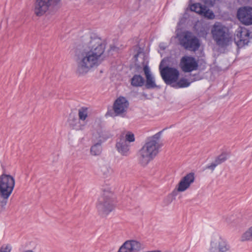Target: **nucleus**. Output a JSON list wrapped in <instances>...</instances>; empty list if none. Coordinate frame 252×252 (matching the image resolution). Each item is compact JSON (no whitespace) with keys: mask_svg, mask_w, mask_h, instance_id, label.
Returning a JSON list of instances; mask_svg holds the SVG:
<instances>
[{"mask_svg":"<svg viewBox=\"0 0 252 252\" xmlns=\"http://www.w3.org/2000/svg\"><path fill=\"white\" fill-rule=\"evenodd\" d=\"M105 49V44L95 34H91L84 48L75 55L76 72L81 75L88 73L99 65Z\"/></svg>","mask_w":252,"mask_h":252,"instance_id":"nucleus-1","label":"nucleus"},{"mask_svg":"<svg viewBox=\"0 0 252 252\" xmlns=\"http://www.w3.org/2000/svg\"><path fill=\"white\" fill-rule=\"evenodd\" d=\"M162 132V131H159L149 137L139 151V159L143 165H147L158 153L159 149L162 146L159 141Z\"/></svg>","mask_w":252,"mask_h":252,"instance_id":"nucleus-2","label":"nucleus"},{"mask_svg":"<svg viewBox=\"0 0 252 252\" xmlns=\"http://www.w3.org/2000/svg\"><path fill=\"white\" fill-rule=\"evenodd\" d=\"M15 185L14 178L2 173L0 176V212L4 211Z\"/></svg>","mask_w":252,"mask_h":252,"instance_id":"nucleus-3","label":"nucleus"},{"mask_svg":"<svg viewBox=\"0 0 252 252\" xmlns=\"http://www.w3.org/2000/svg\"><path fill=\"white\" fill-rule=\"evenodd\" d=\"M167 59H163L160 62L159 69L161 76L167 85L172 86L178 79L179 72L174 67L166 66Z\"/></svg>","mask_w":252,"mask_h":252,"instance_id":"nucleus-4","label":"nucleus"},{"mask_svg":"<svg viewBox=\"0 0 252 252\" xmlns=\"http://www.w3.org/2000/svg\"><path fill=\"white\" fill-rule=\"evenodd\" d=\"M212 33L213 39L219 46H227L232 41L231 36L228 33L227 29L220 24L214 25Z\"/></svg>","mask_w":252,"mask_h":252,"instance_id":"nucleus-5","label":"nucleus"},{"mask_svg":"<svg viewBox=\"0 0 252 252\" xmlns=\"http://www.w3.org/2000/svg\"><path fill=\"white\" fill-rule=\"evenodd\" d=\"M177 36L181 45L185 49L195 51L199 48V41L195 36H193L191 32L186 31Z\"/></svg>","mask_w":252,"mask_h":252,"instance_id":"nucleus-6","label":"nucleus"},{"mask_svg":"<svg viewBox=\"0 0 252 252\" xmlns=\"http://www.w3.org/2000/svg\"><path fill=\"white\" fill-rule=\"evenodd\" d=\"M61 0H36L34 12L36 16L43 15L51 6L57 5Z\"/></svg>","mask_w":252,"mask_h":252,"instance_id":"nucleus-7","label":"nucleus"},{"mask_svg":"<svg viewBox=\"0 0 252 252\" xmlns=\"http://www.w3.org/2000/svg\"><path fill=\"white\" fill-rule=\"evenodd\" d=\"M234 41L239 48L248 45L250 41V31L245 28H239L237 31Z\"/></svg>","mask_w":252,"mask_h":252,"instance_id":"nucleus-8","label":"nucleus"},{"mask_svg":"<svg viewBox=\"0 0 252 252\" xmlns=\"http://www.w3.org/2000/svg\"><path fill=\"white\" fill-rule=\"evenodd\" d=\"M180 66L185 72H190L198 68V63L195 59L191 56H185L180 61Z\"/></svg>","mask_w":252,"mask_h":252,"instance_id":"nucleus-9","label":"nucleus"},{"mask_svg":"<svg viewBox=\"0 0 252 252\" xmlns=\"http://www.w3.org/2000/svg\"><path fill=\"white\" fill-rule=\"evenodd\" d=\"M104 195H106L105 197L110 196L111 195V192H104ZM97 209L100 213L105 215H108L114 209L113 205L107 198L98 199V203L97 205Z\"/></svg>","mask_w":252,"mask_h":252,"instance_id":"nucleus-10","label":"nucleus"},{"mask_svg":"<svg viewBox=\"0 0 252 252\" xmlns=\"http://www.w3.org/2000/svg\"><path fill=\"white\" fill-rule=\"evenodd\" d=\"M129 105L127 99L124 96H120L113 104V110L116 116H123L126 111Z\"/></svg>","mask_w":252,"mask_h":252,"instance_id":"nucleus-11","label":"nucleus"},{"mask_svg":"<svg viewBox=\"0 0 252 252\" xmlns=\"http://www.w3.org/2000/svg\"><path fill=\"white\" fill-rule=\"evenodd\" d=\"M190 9L200 15L204 16L209 19H213L215 18V14L213 12L207 7L199 3H195L190 6Z\"/></svg>","mask_w":252,"mask_h":252,"instance_id":"nucleus-12","label":"nucleus"},{"mask_svg":"<svg viewBox=\"0 0 252 252\" xmlns=\"http://www.w3.org/2000/svg\"><path fill=\"white\" fill-rule=\"evenodd\" d=\"M237 17L246 25L252 24V8L244 7L239 8L237 12Z\"/></svg>","mask_w":252,"mask_h":252,"instance_id":"nucleus-13","label":"nucleus"},{"mask_svg":"<svg viewBox=\"0 0 252 252\" xmlns=\"http://www.w3.org/2000/svg\"><path fill=\"white\" fill-rule=\"evenodd\" d=\"M142 249V245L139 242L128 240L121 246L118 252H138Z\"/></svg>","mask_w":252,"mask_h":252,"instance_id":"nucleus-14","label":"nucleus"},{"mask_svg":"<svg viewBox=\"0 0 252 252\" xmlns=\"http://www.w3.org/2000/svg\"><path fill=\"white\" fill-rule=\"evenodd\" d=\"M194 174L193 173L187 174L179 182L176 188L177 190L179 192L185 191L194 182Z\"/></svg>","mask_w":252,"mask_h":252,"instance_id":"nucleus-15","label":"nucleus"},{"mask_svg":"<svg viewBox=\"0 0 252 252\" xmlns=\"http://www.w3.org/2000/svg\"><path fill=\"white\" fill-rule=\"evenodd\" d=\"M143 71L146 77L145 87L148 89H152L157 87L155 78L152 74L151 69L148 64H145L143 67Z\"/></svg>","mask_w":252,"mask_h":252,"instance_id":"nucleus-16","label":"nucleus"},{"mask_svg":"<svg viewBox=\"0 0 252 252\" xmlns=\"http://www.w3.org/2000/svg\"><path fill=\"white\" fill-rule=\"evenodd\" d=\"M98 134L99 135L98 142L92 146L91 148V153L94 156H98L100 154L102 150L101 144L108 138L105 132L101 131Z\"/></svg>","mask_w":252,"mask_h":252,"instance_id":"nucleus-17","label":"nucleus"},{"mask_svg":"<svg viewBox=\"0 0 252 252\" xmlns=\"http://www.w3.org/2000/svg\"><path fill=\"white\" fill-rule=\"evenodd\" d=\"M118 152L123 156H128L130 154V145L124 138H121L116 145Z\"/></svg>","mask_w":252,"mask_h":252,"instance_id":"nucleus-18","label":"nucleus"},{"mask_svg":"<svg viewBox=\"0 0 252 252\" xmlns=\"http://www.w3.org/2000/svg\"><path fill=\"white\" fill-rule=\"evenodd\" d=\"M145 80L144 78L138 74H135L130 80L131 86L135 87H141L145 84Z\"/></svg>","mask_w":252,"mask_h":252,"instance_id":"nucleus-19","label":"nucleus"},{"mask_svg":"<svg viewBox=\"0 0 252 252\" xmlns=\"http://www.w3.org/2000/svg\"><path fill=\"white\" fill-rule=\"evenodd\" d=\"M190 84V82H189L188 80L186 79H181L178 82L174 83L172 85V87L176 88H182L189 87Z\"/></svg>","mask_w":252,"mask_h":252,"instance_id":"nucleus-20","label":"nucleus"},{"mask_svg":"<svg viewBox=\"0 0 252 252\" xmlns=\"http://www.w3.org/2000/svg\"><path fill=\"white\" fill-rule=\"evenodd\" d=\"M100 171L105 177L109 176L112 173V169L108 164L101 166Z\"/></svg>","mask_w":252,"mask_h":252,"instance_id":"nucleus-21","label":"nucleus"},{"mask_svg":"<svg viewBox=\"0 0 252 252\" xmlns=\"http://www.w3.org/2000/svg\"><path fill=\"white\" fill-rule=\"evenodd\" d=\"M88 115V111L87 107H83L79 109L78 116L80 120L84 121L87 118Z\"/></svg>","mask_w":252,"mask_h":252,"instance_id":"nucleus-22","label":"nucleus"},{"mask_svg":"<svg viewBox=\"0 0 252 252\" xmlns=\"http://www.w3.org/2000/svg\"><path fill=\"white\" fill-rule=\"evenodd\" d=\"M217 248L219 252H225L229 250V247L225 241L220 240Z\"/></svg>","mask_w":252,"mask_h":252,"instance_id":"nucleus-23","label":"nucleus"},{"mask_svg":"<svg viewBox=\"0 0 252 252\" xmlns=\"http://www.w3.org/2000/svg\"><path fill=\"white\" fill-rule=\"evenodd\" d=\"M242 240V241H252V226L243 233Z\"/></svg>","mask_w":252,"mask_h":252,"instance_id":"nucleus-24","label":"nucleus"},{"mask_svg":"<svg viewBox=\"0 0 252 252\" xmlns=\"http://www.w3.org/2000/svg\"><path fill=\"white\" fill-rule=\"evenodd\" d=\"M228 158V155L227 153H223L218 156L215 159L216 162L219 165L225 161Z\"/></svg>","mask_w":252,"mask_h":252,"instance_id":"nucleus-25","label":"nucleus"},{"mask_svg":"<svg viewBox=\"0 0 252 252\" xmlns=\"http://www.w3.org/2000/svg\"><path fill=\"white\" fill-rule=\"evenodd\" d=\"M125 140L128 143L132 142L135 141L134 135L133 133L130 131L126 132Z\"/></svg>","mask_w":252,"mask_h":252,"instance_id":"nucleus-26","label":"nucleus"},{"mask_svg":"<svg viewBox=\"0 0 252 252\" xmlns=\"http://www.w3.org/2000/svg\"><path fill=\"white\" fill-rule=\"evenodd\" d=\"M12 246L10 244L3 245L0 249V252H10Z\"/></svg>","mask_w":252,"mask_h":252,"instance_id":"nucleus-27","label":"nucleus"},{"mask_svg":"<svg viewBox=\"0 0 252 252\" xmlns=\"http://www.w3.org/2000/svg\"><path fill=\"white\" fill-rule=\"evenodd\" d=\"M219 164H218V163L217 162H216V160H215L214 162L211 163L210 165H208L206 168V169H210L211 170H212V171H213L216 167Z\"/></svg>","mask_w":252,"mask_h":252,"instance_id":"nucleus-28","label":"nucleus"},{"mask_svg":"<svg viewBox=\"0 0 252 252\" xmlns=\"http://www.w3.org/2000/svg\"><path fill=\"white\" fill-rule=\"evenodd\" d=\"M167 47V45L166 43L162 42L159 43V48L160 50L164 51Z\"/></svg>","mask_w":252,"mask_h":252,"instance_id":"nucleus-29","label":"nucleus"},{"mask_svg":"<svg viewBox=\"0 0 252 252\" xmlns=\"http://www.w3.org/2000/svg\"><path fill=\"white\" fill-rule=\"evenodd\" d=\"M84 126L83 125H75V126H73V128L76 130H81V129H83L84 128Z\"/></svg>","mask_w":252,"mask_h":252,"instance_id":"nucleus-30","label":"nucleus"},{"mask_svg":"<svg viewBox=\"0 0 252 252\" xmlns=\"http://www.w3.org/2000/svg\"><path fill=\"white\" fill-rule=\"evenodd\" d=\"M210 252H219L218 248H214L213 246L210 249Z\"/></svg>","mask_w":252,"mask_h":252,"instance_id":"nucleus-31","label":"nucleus"},{"mask_svg":"<svg viewBox=\"0 0 252 252\" xmlns=\"http://www.w3.org/2000/svg\"><path fill=\"white\" fill-rule=\"evenodd\" d=\"M138 54H137V55H135L134 56V57H135V58H137L138 57Z\"/></svg>","mask_w":252,"mask_h":252,"instance_id":"nucleus-32","label":"nucleus"},{"mask_svg":"<svg viewBox=\"0 0 252 252\" xmlns=\"http://www.w3.org/2000/svg\"><path fill=\"white\" fill-rule=\"evenodd\" d=\"M94 137H95L96 138H97V136H95V135H94Z\"/></svg>","mask_w":252,"mask_h":252,"instance_id":"nucleus-33","label":"nucleus"}]
</instances>
